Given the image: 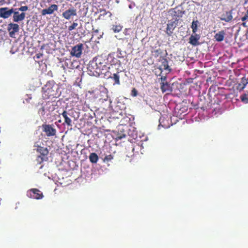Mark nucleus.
<instances>
[{
  "instance_id": "nucleus-1",
  "label": "nucleus",
  "mask_w": 248,
  "mask_h": 248,
  "mask_svg": "<svg viewBox=\"0 0 248 248\" xmlns=\"http://www.w3.org/2000/svg\"><path fill=\"white\" fill-rule=\"evenodd\" d=\"M109 59L112 60L110 61L111 65L115 64L114 58L111 54H109L108 59H106L102 55H98L94 57L92 61H90L87 67V72L91 76L99 77L100 75H106L109 69L108 64L107 63Z\"/></svg>"
},
{
  "instance_id": "nucleus-2",
  "label": "nucleus",
  "mask_w": 248,
  "mask_h": 248,
  "mask_svg": "<svg viewBox=\"0 0 248 248\" xmlns=\"http://www.w3.org/2000/svg\"><path fill=\"white\" fill-rule=\"evenodd\" d=\"M57 89L54 81H48L43 88V97L44 99H48L50 97H55L56 95Z\"/></svg>"
},
{
  "instance_id": "nucleus-3",
  "label": "nucleus",
  "mask_w": 248,
  "mask_h": 248,
  "mask_svg": "<svg viewBox=\"0 0 248 248\" xmlns=\"http://www.w3.org/2000/svg\"><path fill=\"white\" fill-rule=\"evenodd\" d=\"M34 147L35 148L34 150L39 154L37 157V161L39 164H41L44 161H46L48 159L47 155L48 154L49 151L46 147L41 146L39 144V141L35 142L34 144Z\"/></svg>"
},
{
  "instance_id": "nucleus-4",
  "label": "nucleus",
  "mask_w": 248,
  "mask_h": 248,
  "mask_svg": "<svg viewBox=\"0 0 248 248\" xmlns=\"http://www.w3.org/2000/svg\"><path fill=\"white\" fill-rule=\"evenodd\" d=\"M83 49V44L78 43L77 45L72 47L70 52V55L72 56L75 57L77 58L81 57Z\"/></svg>"
},
{
  "instance_id": "nucleus-5",
  "label": "nucleus",
  "mask_w": 248,
  "mask_h": 248,
  "mask_svg": "<svg viewBox=\"0 0 248 248\" xmlns=\"http://www.w3.org/2000/svg\"><path fill=\"white\" fill-rule=\"evenodd\" d=\"M43 131L44 132L47 137L54 136L56 134V130L52 125L43 124L42 125Z\"/></svg>"
},
{
  "instance_id": "nucleus-6",
  "label": "nucleus",
  "mask_w": 248,
  "mask_h": 248,
  "mask_svg": "<svg viewBox=\"0 0 248 248\" xmlns=\"http://www.w3.org/2000/svg\"><path fill=\"white\" fill-rule=\"evenodd\" d=\"M178 23V19H176L174 21H169L167 24L166 32L170 36L173 33V31L176 27Z\"/></svg>"
},
{
  "instance_id": "nucleus-7",
  "label": "nucleus",
  "mask_w": 248,
  "mask_h": 248,
  "mask_svg": "<svg viewBox=\"0 0 248 248\" xmlns=\"http://www.w3.org/2000/svg\"><path fill=\"white\" fill-rule=\"evenodd\" d=\"M28 197L35 199H41L43 197V193L38 189L33 188L31 189L28 192Z\"/></svg>"
},
{
  "instance_id": "nucleus-8",
  "label": "nucleus",
  "mask_w": 248,
  "mask_h": 248,
  "mask_svg": "<svg viewBox=\"0 0 248 248\" xmlns=\"http://www.w3.org/2000/svg\"><path fill=\"white\" fill-rule=\"evenodd\" d=\"M58 9V6L56 4H51L48 8L43 9L41 11L42 16H46V15H52L55 11H57Z\"/></svg>"
},
{
  "instance_id": "nucleus-9",
  "label": "nucleus",
  "mask_w": 248,
  "mask_h": 248,
  "mask_svg": "<svg viewBox=\"0 0 248 248\" xmlns=\"http://www.w3.org/2000/svg\"><path fill=\"white\" fill-rule=\"evenodd\" d=\"M14 12V9H8V7H2L0 8V17L3 18H7L11 16Z\"/></svg>"
},
{
  "instance_id": "nucleus-10",
  "label": "nucleus",
  "mask_w": 248,
  "mask_h": 248,
  "mask_svg": "<svg viewBox=\"0 0 248 248\" xmlns=\"http://www.w3.org/2000/svg\"><path fill=\"white\" fill-rule=\"evenodd\" d=\"M77 10L75 8H69L62 14V16L67 20L70 19L72 16H77Z\"/></svg>"
},
{
  "instance_id": "nucleus-11",
  "label": "nucleus",
  "mask_w": 248,
  "mask_h": 248,
  "mask_svg": "<svg viewBox=\"0 0 248 248\" xmlns=\"http://www.w3.org/2000/svg\"><path fill=\"white\" fill-rule=\"evenodd\" d=\"M19 25L16 23H9L8 25L7 30L9 32V35L12 37L15 33L19 31Z\"/></svg>"
},
{
  "instance_id": "nucleus-12",
  "label": "nucleus",
  "mask_w": 248,
  "mask_h": 248,
  "mask_svg": "<svg viewBox=\"0 0 248 248\" xmlns=\"http://www.w3.org/2000/svg\"><path fill=\"white\" fill-rule=\"evenodd\" d=\"M13 13L14 14L13 20L15 22L21 21L25 18L26 14L25 13L22 12L21 14H19L18 11H15L14 10V12Z\"/></svg>"
},
{
  "instance_id": "nucleus-13",
  "label": "nucleus",
  "mask_w": 248,
  "mask_h": 248,
  "mask_svg": "<svg viewBox=\"0 0 248 248\" xmlns=\"http://www.w3.org/2000/svg\"><path fill=\"white\" fill-rule=\"evenodd\" d=\"M62 115L64 119V122L62 124L63 125L66 124L68 126H71L72 125V120L68 116L69 114L67 111L64 110L62 113Z\"/></svg>"
},
{
  "instance_id": "nucleus-14",
  "label": "nucleus",
  "mask_w": 248,
  "mask_h": 248,
  "mask_svg": "<svg viewBox=\"0 0 248 248\" xmlns=\"http://www.w3.org/2000/svg\"><path fill=\"white\" fill-rule=\"evenodd\" d=\"M200 38V36L197 34H195V35H191L189 37V43L193 46H197L199 45V43L198 42Z\"/></svg>"
},
{
  "instance_id": "nucleus-15",
  "label": "nucleus",
  "mask_w": 248,
  "mask_h": 248,
  "mask_svg": "<svg viewBox=\"0 0 248 248\" xmlns=\"http://www.w3.org/2000/svg\"><path fill=\"white\" fill-rule=\"evenodd\" d=\"M232 12L230 11L226 12L225 14L223 15L222 16L220 17V19L229 22L232 20Z\"/></svg>"
},
{
  "instance_id": "nucleus-16",
  "label": "nucleus",
  "mask_w": 248,
  "mask_h": 248,
  "mask_svg": "<svg viewBox=\"0 0 248 248\" xmlns=\"http://www.w3.org/2000/svg\"><path fill=\"white\" fill-rule=\"evenodd\" d=\"M248 78H247L245 77H243L241 78V81L238 83L237 86V89L240 91H242L248 84Z\"/></svg>"
},
{
  "instance_id": "nucleus-17",
  "label": "nucleus",
  "mask_w": 248,
  "mask_h": 248,
  "mask_svg": "<svg viewBox=\"0 0 248 248\" xmlns=\"http://www.w3.org/2000/svg\"><path fill=\"white\" fill-rule=\"evenodd\" d=\"M225 32L224 31H219L214 36V38L217 42H221L224 40Z\"/></svg>"
},
{
  "instance_id": "nucleus-18",
  "label": "nucleus",
  "mask_w": 248,
  "mask_h": 248,
  "mask_svg": "<svg viewBox=\"0 0 248 248\" xmlns=\"http://www.w3.org/2000/svg\"><path fill=\"white\" fill-rule=\"evenodd\" d=\"M160 89L163 93L171 91L170 84L167 82H161L160 83Z\"/></svg>"
},
{
  "instance_id": "nucleus-19",
  "label": "nucleus",
  "mask_w": 248,
  "mask_h": 248,
  "mask_svg": "<svg viewBox=\"0 0 248 248\" xmlns=\"http://www.w3.org/2000/svg\"><path fill=\"white\" fill-rule=\"evenodd\" d=\"M119 72H117V73H114L112 75V76H109V78H111L114 81L113 85H120V76L119 75Z\"/></svg>"
},
{
  "instance_id": "nucleus-20",
  "label": "nucleus",
  "mask_w": 248,
  "mask_h": 248,
  "mask_svg": "<svg viewBox=\"0 0 248 248\" xmlns=\"http://www.w3.org/2000/svg\"><path fill=\"white\" fill-rule=\"evenodd\" d=\"M161 67L163 68L164 70H168L169 72L171 71V69L169 68L168 61L166 59L163 58L161 60Z\"/></svg>"
},
{
  "instance_id": "nucleus-21",
  "label": "nucleus",
  "mask_w": 248,
  "mask_h": 248,
  "mask_svg": "<svg viewBox=\"0 0 248 248\" xmlns=\"http://www.w3.org/2000/svg\"><path fill=\"white\" fill-rule=\"evenodd\" d=\"M89 159L91 162L92 163H97L98 160V156L95 153H92L89 155Z\"/></svg>"
},
{
  "instance_id": "nucleus-22",
  "label": "nucleus",
  "mask_w": 248,
  "mask_h": 248,
  "mask_svg": "<svg viewBox=\"0 0 248 248\" xmlns=\"http://www.w3.org/2000/svg\"><path fill=\"white\" fill-rule=\"evenodd\" d=\"M99 12L101 13L99 18H101L102 17H104L106 15H108V17L111 16V13L109 11H106L105 9H100Z\"/></svg>"
},
{
  "instance_id": "nucleus-23",
  "label": "nucleus",
  "mask_w": 248,
  "mask_h": 248,
  "mask_svg": "<svg viewBox=\"0 0 248 248\" xmlns=\"http://www.w3.org/2000/svg\"><path fill=\"white\" fill-rule=\"evenodd\" d=\"M199 24V21L197 20L195 21H193L192 23V25L191 26V29H192V31L194 33H195L197 31L198 24Z\"/></svg>"
},
{
  "instance_id": "nucleus-24",
  "label": "nucleus",
  "mask_w": 248,
  "mask_h": 248,
  "mask_svg": "<svg viewBox=\"0 0 248 248\" xmlns=\"http://www.w3.org/2000/svg\"><path fill=\"white\" fill-rule=\"evenodd\" d=\"M112 29L115 32H120L122 29V27L119 25H114L112 27Z\"/></svg>"
},
{
  "instance_id": "nucleus-25",
  "label": "nucleus",
  "mask_w": 248,
  "mask_h": 248,
  "mask_svg": "<svg viewBox=\"0 0 248 248\" xmlns=\"http://www.w3.org/2000/svg\"><path fill=\"white\" fill-rule=\"evenodd\" d=\"M113 156L111 155H107L105 156L103 161L104 162H108L113 159Z\"/></svg>"
},
{
  "instance_id": "nucleus-26",
  "label": "nucleus",
  "mask_w": 248,
  "mask_h": 248,
  "mask_svg": "<svg viewBox=\"0 0 248 248\" xmlns=\"http://www.w3.org/2000/svg\"><path fill=\"white\" fill-rule=\"evenodd\" d=\"M240 98L243 102L245 103H248V97L247 94H244L242 95L240 97Z\"/></svg>"
},
{
  "instance_id": "nucleus-27",
  "label": "nucleus",
  "mask_w": 248,
  "mask_h": 248,
  "mask_svg": "<svg viewBox=\"0 0 248 248\" xmlns=\"http://www.w3.org/2000/svg\"><path fill=\"white\" fill-rule=\"evenodd\" d=\"M78 24L77 23L73 22L71 25L69 26L68 30L69 31H71L76 29V28L78 26Z\"/></svg>"
},
{
  "instance_id": "nucleus-28",
  "label": "nucleus",
  "mask_w": 248,
  "mask_h": 248,
  "mask_svg": "<svg viewBox=\"0 0 248 248\" xmlns=\"http://www.w3.org/2000/svg\"><path fill=\"white\" fill-rule=\"evenodd\" d=\"M28 10V7L27 6H22L20 8H18V10L22 11V12H25Z\"/></svg>"
},
{
  "instance_id": "nucleus-29",
  "label": "nucleus",
  "mask_w": 248,
  "mask_h": 248,
  "mask_svg": "<svg viewBox=\"0 0 248 248\" xmlns=\"http://www.w3.org/2000/svg\"><path fill=\"white\" fill-rule=\"evenodd\" d=\"M131 95L134 96H137L138 95L137 90L135 88H133L131 91Z\"/></svg>"
},
{
  "instance_id": "nucleus-30",
  "label": "nucleus",
  "mask_w": 248,
  "mask_h": 248,
  "mask_svg": "<svg viewBox=\"0 0 248 248\" xmlns=\"http://www.w3.org/2000/svg\"><path fill=\"white\" fill-rule=\"evenodd\" d=\"M121 50L120 49H118V51H117V52L118 53V55H117V57L118 58H123V56H122V53H121Z\"/></svg>"
},
{
  "instance_id": "nucleus-31",
  "label": "nucleus",
  "mask_w": 248,
  "mask_h": 248,
  "mask_svg": "<svg viewBox=\"0 0 248 248\" xmlns=\"http://www.w3.org/2000/svg\"><path fill=\"white\" fill-rule=\"evenodd\" d=\"M248 19V15L247 14L242 18V20L244 21Z\"/></svg>"
},
{
  "instance_id": "nucleus-32",
  "label": "nucleus",
  "mask_w": 248,
  "mask_h": 248,
  "mask_svg": "<svg viewBox=\"0 0 248 248\" xmlns=\"http://www.w3.org/2000/svg\"><path fill=\"white\" fill-rule=\"evenodd\" d=\"M160 79L161 80V82H165V81H166L167 79V77L166 76L161 77L160 78Z\"/></svg>"
},
{
  "instance_id": "nucleus-33",
  "label": "nucleus",
  "mask_w": 248,
  "mask_h": 248,
  "mask_svg": "<svg viewBox=\"0 0 248 248\" xmlns=\"http://www.w3.org/2000/svg\"><path fill=\"white\" fill-rule=\"evenodd\" d=\"M43 56L42 54L39 53H38L37 54H36L35 55V58L37 59H39L41 57H42Z\"/></svg>"
},
{
  "instance_id": "nucleus-34",
  "label": "nucleus",
  "mask_w": 248,
  "mask_h": 248,
  "mask_svg": "<svg viewBox=\"0 0 248 248\" xmlns=\"http://www.w3.org/2000/svg\"><path fill=\"white\" fill-rule=\"evenodd\" d=\"M173 12L174 13V14H173V16H177V15H176L177 12H176V11H173Z\"/></svg>"
},
{
  "instance_id": "nucleus-35",
  "label": "nucleus",
  "mask_w": 248,
  "mask_h": 248,
  "mask_svg": "<svg viewBox=\"0 0 248 248\" xmlns=\"http://www.w3.org/2000/svg\"><path fill=\"white\" fill-rule=\"evenodd\" d=\"M242 25H243L244 27H247V25H246V23H242Z\"/></svg>"
},
{
  "instance_id": "nucleus-36",
  "label": "nucleus",
  "mask_w": 248,
  "mask_h": 248,
  "mask_svg": "<svg viewBox=\"0 0 248 248\" xmlns=\"http://www.w3.org/2000/svg\"><path fill=\"white\" fill-rule=\"evenodd\" d=\"M58 122H59V123H62V121H61V120H59L58 121Z\"/></svg>"
},
{
  "instance_id": "nucleus-37",
  "label": "nucleus",
  "mask_w": 248,
  "mask_h": 248,
  "mask_svg": "<svg viewBox=\"0 0 248 248\" xmlns=\"http://www.w3.org/2000/svg\"><path fill=\"white\" fill-rule=\"evenodd\" d=\"M51 0H47V2H51Z\"/></svg>"
},
{
  "instance_id": "nucleus-38",
  "label": "nucleus",
  "mask_w": 248,
  "mask_h": 248,
  "mask_svg": "<svg viewBox=\"0 0 248 248\" xmlns=\"http://www.w3.org/2000/svg\"><path fill=\"white\" fill-rule=\"evenodd\" d=\"M246 14H247V15H248V10H247V11Z\"/></svg>"
},
{
  "instance_id": "nucleus-39",
  "label": "nucleus",
  "mask_w": 248,
  "mask_h": 248,
  "mask_svg": "<svg viewBox=\"0 0 248 248\" xmlns=\"http://www.w3.org/2000/svg\"><path fill=\"white\" fill-rule=\"evenodd\" d=\"M159 50H160V49H159V50H156V52H158Z\"/></svg>"
},
{
  "instance_id": "nucleus-40",
  "label": "nucleus",
  "mask_w": 248,
  "mask_h": 248,
  "mask_svg": "<svg viewBox=\"0 0 248 248\" xmlns=\"http://www.w3.org/2000/svg\"><path fill=\"white\" fill-rule=\"evenodd\" d=\"M95 32H98V30H96V31H95Z\"/></svg>"
}]
</instances>
